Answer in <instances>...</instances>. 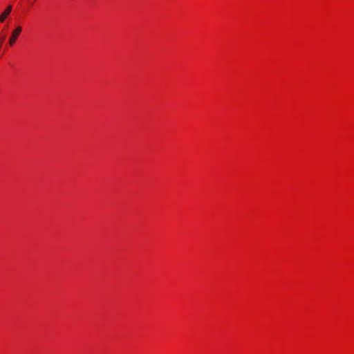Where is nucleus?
Segmentation results:
<instances>
[{
  "mask_svg": "<svg viewBox=\"0 0 354 354\" xmlns=\"http://www.w3.org/2000/svg\"><path fill=\"white\" fill-rule=\"evenodd\" d=\"M21 31L22 28L20 26H17L15 30H13L11 37L9 39L10 46H12L16 42V40Z\"/></svg>",
  "mask_w": 354,
  "mask_h": 354,
  "instance_id": "1",
  "label": "nucleus"
},
{
  "mask_svg": "<svg viewBox=\"0 0 354 354\" xmlns=\"http://www.w3.org/2000/svg\"><path fill=\"white\" fill-rule=\"evenodd\" d=\"M12 11V6H7L6 10L0 15V22L3 23Z\"/></svg>",
  "mask_w": 354,
  "mask_h": 354,
  "instance_id": "2",
  "label": "nucleus"
}]
</instances>
